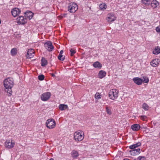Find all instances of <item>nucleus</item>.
<instances>
[{"instance_id": "1", "label": "nucleus", "mask_w": 160, "mask_h": 160, "mask_svg": "<svg viewBox=\"0 0 160 160\" xmlns=\"http://www.w3.org/2000/svg\"><path fill=\"white\" fill-rule=\"evenodd\" d=\"M14 84L13 79L12 78H8L5 79L4 81V86L6 89L12 88Z\"/></svg>"}, {"instance_id": "2", "label": "nucleus", "mask_w": 160, "mask_h": 160, "mask_svg": "<svg viewBox=\"0 0 160 160\" xmlns=\"http://www.w3.org/2000/svg\"><path fill=\"white\" fill-rule=\"evenodd\" d=\"M78 7L77 4L74 2H71L68 4V10L71 13H74L78 10Z\"/></svg>"}, {"instance_id": "3", "label": "nucleus", "mask_w": 160, "mask_h": 160, "mask_svg": "<svg viewBox=\"0 0 160 160\" xmlns=\"http://www.w3.org/2000/svg\"><path fill=\"white\" fill-rule=\"evenodd\" d=\"M84 133L80 131H78L75 132L74 134V138L77 141H82L84 138Z\"/></svg>"}, {"instance_id": "4", "label": "nucleus", "mask_w": 160, "mask_h": 160, "mask_svg": "<svg viewBox=\"0 0 160 160\" xmlns=\"http://www.w3.org/2000/svg\"><path fill=\"white\" fill-rule=\"evenodd\" d=\"M46 125L49 129H52L54 128L56 125L55 120L53 119H49L46 121Z\"/></svg>"}, {"instance_id": "5", "label": "nucleus", "mask_w": 160, "mask_h": 160, "mask_svg": "<svg viewBox=\"0 0 160 160\" xmlns=\"http://www.w3.org/2000/svg\"><path fill=\"white\" fill-rule=\"evenodd\" d=\"M108 95L110 99L114 100L118 97V91L116 89H112L109 92Z\"/></svg>"}, {"instance_id": "6", "label": "nucleus", "mask_w": 160, "mask_h": 160, "mask_svg": "<svg viewBox=\"0 0 160 160\" xmlns=\"http://www.w3.org/2000/svg\"><path fill=\"white\" fill-rule=\"evenodd\" d=\"M44 46L45 48L49 52L52 51L54 48L52 43L50 41L45 42Z\"/></svg>"}, {"instance_id": "7", "label": "nucleus", "mask_w": 160, "mask_h": 160, "mask_svg": "<svg viewBox=\"0 0 160 160\" xmlns=\"http://www.w3.org/2000/svg\"><path fill=\"white\" fill-rule=\"evenodd\" d=\"M17 23L19 24L24 25L27 22V19L24 17L21 16L17 19Z\"/></svg>"}, {"instance_id": "8", "label": "nucleus", "mask_w": 160, "mask_h": 160, "mask_svg": "<svg viewBox=\"0 0 160 160\" xmlns=\"http://www.w3.org/2000/svg\"><path fill=\"white\" fill-rule=\"evenodd\" d=\"M15 145L14 142L12 140H7L5 142V145L6 148L10 149L13 148Z\"/></svg>"}, {"instance_id": "9", "label": "nucleus", "mask_w": 160, "mask_h": 160, "mask_svg": "<svg viewBox=\"0 0 160 160\" xmlns=\"http://www.w3.org/2000/svg\"><path fill=\"white\" fill-rule=\"evenodd\" d=\"M51 96V93L49 92L43 93L41 96V99L43 101H46L50 98Z\"/></svg>"}, {"instance_id": "10", "label": "nucleus", "mask_w": 160, "mask_h": 160, "mask_svg": "<svg viewBox=\"0 0 160 160\" xmlns=\"http://www.w3.org/2000/svg\"><path fill=\"white\" fill-rule=\"evenodd\" d=\"M21 12V10L19 9L18 8H14L12 9L11 13L12 15L15 17L20 14Z\"/></svg>"}, {"instance_id": "11", "label": "nucleus", "mask_w": 160, "mask_h": 160, "mask_svg": "<svg viewBox=\"0 0 160 160\" xmlns=\"http://www.w3.org/2000/svg\"><path fill=\"white\" fill-rule=\"evenodd\" d=\"M131 150L129 151V152H131V154L133 156H135L139 154L141 152V149L140 148L137 149H131Z\"/></svg>"}, {"instance_id": "12", "label": "nucleus", "mask_w": 160, "mask_h": 160, "mask_svg": "<svg viewBox=\"0 0 160 160\" xmlns=\"http://www.w3.org/2000/svg\"><path fill=\"white\" fill-rule=\"evenodd\" d=\"M134 83L138 85H141L143 82V80L138 78H134L132 79Z\"/></svg>"}, {"instance_id": "13", "label": "nucleus", "mask_w": 160, "mask_h": 160, "mask_svg": "<svg viewBox=\"0 0 160 160\" xmlns=\"http://www.w3.org/2000/svg\"><path fill=\"white\" fill-rule=\"evenodd\" d=\"M24 16L27 17L29 20L31 19L33 17V13L30 11H27L24 13Z\"/></svg>"}, {"instance_id": "14", "label": "nucleus", "mask_w": 160, "mask_h": 160, "mask_svg": "<svg viewBox=\"0 0 160 160\" xmlns=\"http://www.w3.org/2000/svg\"><path fill=\"white\" fill-rule=\"evenodd\" d=\"M34 51L33 49H29L27 52V58H31L34 56Z\"/></svg>"}, {"instance_id": "15", "label": "nucleus", "mask_w": 160, "mask_h": 160, "mask_svg": "<svg viewBox=\"0 0 160 160\" xmlns=\"http://www.w3.org/2000/svg\"><path fill=\"white\" fill-rule=\"evenodd\" d=\"M141 127L140 125L138 124H133L131 126L132 129L134 131H137L140 129Z\"/></svg>"}, {"instance_id": "16", "label": "nucleus", "mask_w": 160, "mask_h": 160, "mask_svg": "<svg viewBox=\"0 0 160 160\" xmlns=\"http://www.w3.org/2000/svg\"><path fill=\"white\" fill-rule=\"evenodd\" d=\"M93 66L96 68H97L99 69H101L102 65V64L98 61H97L94 62L92 64Z\"/></svg>"}, {"instance_id": "17", "label": "nucleus", "mask_w": 160, "mask_h": 160, "mask_svg": "<svg viewBox=\"0 0 160 160\" xmlns=\"http://www.w3.org/2000/svg\"><path fill=\"white\" fill-rule=\"evenodd\" d=\"M106 75V72L103 70H101L99 71L98 74V76L99 78H102L105 77Z\"/></svg>"}, {"instance_id": "18", "label": "nucleus", "mask_w": 160, "mask_h": 160, "mask_svg": "<svg viewBox=\"0 0 160 160\" xmlns=\"http://www.w3.org/2000/svg\"><path fill=\"white\" fill-rule=\"evenodd\" d=\"M141 145V143L140 142H138L135 144H133L129 146V148L130 149H135L136 148L140 146Z\"/></svg>"}, {"instance_id": "19", "label": "nucleus", "mask_w": 160, "mask_h": 160, "mask_svg": "<svg viewBox=\"0 0 160 160\" xmlns=\"http://www.w3.org/2000/svg\"><path fill=\"white\" fill-rule=\"evenodd\" d=\"M158 59H155L153 60L152 62H151L150 64L153 67H157L158 64Z\"/></svg>"}, {"instance_id": "20", "label": "nucleus", "mask_w": 160, "mask_h": 160, "mask_svg": "<svg viewBox=\"0 0 160 160\" xmlns=\"http://www.w3.org/2000/svg\"><path fill=\"white\" fill-rule=\"evenodd\" d=\"M153 54L158 55L160 53V48L159 46L156 47L152 52Z\"/></svg>"}, {"instance_id": "21", "label": "nucleus", "mask_w": 160, "mask_h": 160, "mask_svg": "<svg viewBox=\"0 0 160 160\" xmlns=\"http://www.w3.org/2000/svg\"><path fill=\"white\" fill-rule=\"evenodd\" d=\"M79 153L78 152L75 150H73L71 152V155L72 157L74 158H76L79 156Z\"/></svg>"}, {"instance_id": "22", "label": "nucleus", "mask_w": 160, "mask_h": 160, "mask_svg": "<svg viewBox=\"0 0 160 160\" xmlns=\"http://www.w3.org/2000/svg\"><path fill=\"white\" fill-rule=\"evenodd\" d=\"M41 66L43 67L45 66L48 64L47 61L44 57H42L41 60Z\"/></svg>"}, {"instance_id": "23", "label": "nucleus", "mask_w": 160, "mask_h": 160, "mask_svg": "<svg viewBox=\"0 0 160 160\" xmlns=\"http://www.w3.org/2000/svg\"><path fill=\"white\" fill-rule=\"evenodd\" d=\"M59 109L61 110H63L64 109L68 108V106L67 105L60 104L59 106Z\"/></svg>"}, {"instance_id": "24", "label": "nucleus", "mask_w": 160, "mask_h": 160, "mask_svg": "<svg viewBox=\"0 0 160 160\" xmlns=\"http://www.w3.org/2000/svg\"><path fill=\"white\" fill-rule=\"evenodd\" d=\"M99 7L101 10H104L107 8V6L106 4L102 3L99 5Z\"/></svg>"}, {"instance_id": "25", "label": "nucleus", "mask_w": 160, "mask_h": 160, "mask_svg": "<svg viewBox=\"0 0 160 160\" xmlns=\"http://www.w3.org/2000/svg\"><path fill=\"white\" fill-rule=\"evenodd\" d=\"M17 54V50L16 48L12 49L11 51V54L12 56L16 55Z\"/></svg>"}, {"instance_id": "26", "label": "nucleus", "mask_w": 160, "mask_h": 160, "mask_svg": "<svg viewBox=\"0 0 160 160\" xmlns=\"http://www.w3.org/2000/svg\"><path fill=\"white\" fill-rule=\"evenodd\" d=\"M142 2L145 5H148L151 3L150 0H142Z\"/></svg>"}, {"instance_id": "27", "label": "nucleus", "mask_w": 160, "mask_h": 160, "mask_svg": "<svg viewBox=\"0 0 160 160\" xmlns=\"http://www.w3.org/2000/svg\"><path fill=\"white\" fill-rule=\"evenodd\" d=\"M151 4L152 7L153 6L152 5L154 4L155 5V7H156L159 5V3L156 0H153Z\"/></svg>"}, {"instance_id": "28", "label": "nucleus", "mask_w": 160, "mask_h": 160, "mask_svg": "<svg viewBox=\"0 0 160 160\" xmlns=\"http://www.w3.org/2000/svg\"><path fill=\"white\" fill-rule=\"evenodd\" d=\"M58 58L60 60L63 61L65 58V56H63L62 54H59Z\"/></svg>"}, {"instance_id": "29", "label": "nucleus", "mask_w": 160, "mask_h": 160, "mask_svg": "<svg viewBox=\"0 0 160 160\" xmlns=\"http://www.w3.org/2000/svg\"><path fill=\"white\" fill-rule=\"evenodd\" d=\"M142 108L145 110L146 111L148 109L149 107L146 103H144L142 105Z\"/></svg>"}, {"instance_id": "30", "label": "nucleus", "mask_w": 160, "mask_h": 160, "mask_svg": "<svg viewBox=\"0 0 160 160\" xmlns=\"http://www.w3.org/2000/svg\"><path fill=\"white\" fill-rule=\"evenodd\" d=\"M101 96L100 94L98 92L96 93L95 96V98L98 99L101 98Z\"/></svg>"}, {"instance_id": "31", "label": "nucleus", "mask_w": 160, "mask_h": 160, "mask_svg": "<svg viewBox=\"0 0 160 160\" xmlns=\"http://www.w3.org/2000/svg\"><path fill=\"white\" fill-rule=\"evenodd\" d=\"M44 76L42 74L38 76V79L40 81H42L44 79Z\"/></svg>"}, {"instance_id": "32", "label": "nucleus", "mask_w": 160, "mask_h": 160, "mask_svg": "<svg viewBox=\"0 0 160 160\" xmlns=\"http://www.w3.org/2000/svg\"><path fill=\"white\" fill-rule=\"evenodd\" d=\"M7 90L6 91L7 92V93H8V95L9 96H10L12 95V88H10V89L9 88H8L7 89Z\"/></svg>"}, {"instance_id": "33", "label": "nucleus", "mask_w": 160, "mask_h": 160, "mask_svg": "<svg viewBox=\"0 0 160 160\" xmlns=\"http://www.w3.org/2000/svg\"><path fill=\"white\" fill-rule=\"evenodd\" d=\"M113 17V16L112 17ZM115 20V18L113 17V18H112V16H109L108 17V21L110 22H112L114 21Z\"/></svg>"}, {"instance_id": "34", "label": "nucleus", "mask_w": 160, "mask_h": 160, "mask_svg": "<svg viewBox=\"0 0 160 160\" xmlns=\"http://www.w3.org/2000/svg\"><path fill=\"white\" fill-rule=\"evenodd\" d=\"M137 159L138 160H146V158L144 156H139Z\"/></svg>"}, {"instance_id": "35", "label": "nucleus", "mask_w": 160, "mask_h": 160, "mask_svg": "<svg viewBox=\"0 0 160 160\" xmlns=\"http://www.w3.org/2000/svg\"><path fill=\"white\" fill-rule=\"evenodd\" d=\"M106 111L108 114L109 115H111L112 113L111 112V110L108 107H106Z\"/></svg>"}, {"instance_id": "36", "label": "nucleus", "mask_w": 160, "mask_h": 160, "mask_svg": "<svg viewBox=\"0 0 160 160\" xmlns=\"http://www.w3.org/2000/svg\"><path fill=\"white\" fill-rule=\"evenodd\" d=\"M70 52L71 56H73L76 53V51L72 48L70 49Z\"/></svg>"}, {"instance_id": "37", "label": "nucleus", "mask_w": 160, "mask_h": 160, "mask_svg": "<svg viewBox=\"0 0 160 160\" xmlns=\"http://www.w3.org/2000/svg\"><path fill=\"white\" fill-rule=\"evenodd\" d=\"M144 80H143V82H144L145 83H148L149 82V79L148 78H144Z\"/></svg>"}, {"instance_id": "38", "label": "nucleus", "mask_w": 160, "mask_h": 160, "mask_svg": "<svg viewBox=\"0 0 160 160\" xmlns=\"http://www.w3.org/2000/svg\"><path fill=\"white\" fill-rule=\"evenodd\" d=\"M141 119L142 120H144L147 118V117L145 115L140 116Z\"/></svg>"}, {"instance_id": "39", "label": "nucleus", "mask_w": 160, "mask_h": 160, "mask_svg": "<svg viewBox=\"0 0 160 160\" xmlns=\"http://www.w3.org/2000/svg\"><path fill=\"white\" fill-rule=\"evenodd\" d=\"M156 30L157 32H160V27H157L156 28Z\"/></svg>"}, {"instance_id": "40", "label": "nucleus", "mask_w": 160, "mask_h": 160, "mask_svg": "<svg viewBox=\"0 0 160 160\" xmlns=\"http://www.w3.org/2000/svg\"><path fill=\"white\" fill-rule=\"evenodd\" d=\"M63 50H61L59 53V54H62L63 53Z\"/></svg>"}, {"instance_id": "41", "label": "nucleus", "mask_w": 160, "mask_h": 160, "mask_svg": "<svg viewBox=\"0 0 160 160\" xmlns=\"http://www.w3.org/2000/svg\"><path fill=\"white\" fill-rule=\"evenodd\" d=\"M51 75H52V77H54L55 76V75L54 73H51Z\"/></svg>"}, {"instance_id": "42", "label": "nucleus", "mask_w": 160, "mask_h": 160, "mask_svg": "<svg viewBox=\"0 0 160 160\" xmlns=\"http://www.w3.org/2000/svg\"><path fill=\"white\" fill-rule=\"evenodd\" d=\"M67 15V14L64 13V14H63V17H65Z\"/></svg>"}, {"instance_id": "43", "label": "nucleus", "mask_w": 160, "mask_h": 160, "mask_svg": "<svg viewBox=\"0 0 160 160\" xmlns=\"http://www.w3.org/2000/svg\"><path fill=\"white\" fill-rule=\"evenodd\" d=\"M123 160H130L128 158H125V159H124Z\"/></svg>"}, {"instance_id": "44", "label": "nucleus", "mask_w": 160, "mask_h": 160, "mask_svg": "<svg viewBox=\"0 0 160 160\" xmlns=\"http://www.w3.org/2000/svg\"><path fill=\"white\" fill-rule=\"evenodd\" d=\"M49 160H54V159L53 158H51Z\"/></svg>"}]
</instances>
